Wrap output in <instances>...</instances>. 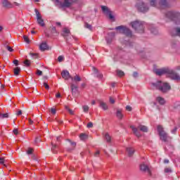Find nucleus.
Returning <instances> with one entry per match:
<instances>
[{
	"instance_id": "obj_1",
	"label": "nucleus",
	"mask_w": 180,
	"mask_h": 180,
	"mask_svg": "<svg viewBox=\"0 0 180 180\" xmlns=\"http://www.w3.org/2000/svg\"><path fill=\"white\" fill-rule=\"evenodd\" d=\"M155 72L156 75H164L165 74H167V77L171 78V79H174V81H180L179 74L175 72V71L168 68L156 69L155 70Z\"/></svg>"
},
{
	"instance_id": "obj_2",
	"label": "nucleus",
	"mask_w": 180,
	"mask_h": 180,
	"mask_svg": "<svg viewBox=\"0 0 180 180\" xmlns=\"http://www.w3.org/2000/svg\"><path fill=\"white\" fill-rule=\"evenodd\" d=\"M151 88L153 89H158L160 92L165 94L171 91V85L167 82L161 81H156L151 83Z\"/></svg>"
},
{
	"instance_id": "obj_3",
	"label": "nucleus",
	"mask_w": 180,
	"mask_h": 180,
	"mask_svg": "<svg viewBox=\"0 0 180 180\" xmlns=\"http://www.w3.org/2000/svg\"><path fill=\"white\" fill-rule=\"evenodd\" d=\"M150 6H156L157 8H168L169 2L168 0H149Z\"/></svg>"
},
{
	"instance_id": "obj_4",
	"label": "nucleus",
	"mask_w": 180,
	"mask_h": 180,
	"mask_svg": "<svg viewBox=\"0 0 180 180\" xmlns=\"http://www.w3.org/2000/svg\"><path fill=\"white\" fill-rule=\"evenodd\" d=\"M131 129L136 137H141V133H140V131H142L143 133L148 132V127L143 124H139L137 128L134 126H131Z\"/></svg>"
},
{
	"instance_id": "obj_5",
	"label": "nucleus",
	"mask_w": 180,
	"mask_h": 180,
	"mask_svg": "<svg viewBox=\"0 0 180 180\" xmlns=\"http://www.w3.org/2000/svg\"><path fill=\"white\" fill-rule=\"evenodd\" d=\"M130 25L132 29H134L136 32H139V33H143L144 30V22L143 21H140L139 20H136L130 22Z\"/></svg>"
},
{
	"instance_id": "obj_6",
	"label": "nucleus",
	"mask_w": 180,
	"mask_h": 180,
	"mask_svg": "<svg viewBox=\"0 0 180 180\" xmlns=\"http://www.w3.org/2000/svg\"><path fill=\"white\" fill-rule=\"evenodd\" d=\"M158 131L162 141H164L165 143L171 141V137L168 136V134L165 133V131H164V128H162V126H158Z\"/></svg>"
},
{
	"instance_id": "obj_7",
	"label": "nucleus",
	"mask_w": 180,
	"mask_h": 180,
	"mask_svg": "<svg viewBox=\"0 0 180 180\" xmlns=\"http://www.w3.org/2000/svg\"><path fill=\"white\" fill-rule=\"evenodd\" d=\"M60 34L61 36L65 37V39H66V43H68V44H70V42L74 40V37L71 35V32L70 31V29L67 27L63 29Z\"/></svg>"
},
{
	"instance_id": "obj_8",
	"label": "nucleus",
	"mask_w": 180,
	"mask_h": 180,
	"mask_svg": "<svg viewBox=\"0 0 180 180\" xmlns=\"http://www.w3.org/2000/svg\"><path fill=\"white\" fill-rule=\"evenodd\" d=\"M101 8L103 13L105 15V16H107L110 20L115 22V15H113V13L110 8L106 6H101Z\"/></svg>"
},
{
	"instance_id": "obj_9",
	"label": "nucleus",
	"mask_w": 180,
	"mask_h": 180,
	"mask_svg": "<svg viewBox=\"0 0 180 180\" xmlns=\"http://www.w3.org/2000/svg\"><path fill=\"white\" fill-rule=\"evenodd\" d=\"M136 8L139 12H142V13H146V12H148L150 8L148 5L143 1H139L136 3Z\"/></svg>"
},
{
	"instance_id": "obj_10",
	"label": "nucleus",
	"mask_w": 180,
	"mask_h": 180,
	"mask_svg": "<svg viewBox=\"0 0 180 180\" xmlns=\"http://www.w3.org/2000/svg\"><path fill=\"white\" fill-rule=\"evenodd\" d=\"M115 30H117L119 33H122V34H126L128 37H131V30L129 29V27L124 26V25H120L117 27H115Z\"/></svg>"
},
{
	"instance_id": "obj_11",
	"label": "nucleus",
	"mask_w": 180,
	"mask_h": 180,
	"mask_svg": "<svg viewBox=\"0 0 180 180\" xmlns=\"http://www.w3.org/2000/svg\"><path fill=\"white\" fill-rule=\"evenodd\" d=\"M57 6H60V8H70L74 0H65L63 3L60 2V0H53Z\"/></svg>"
},
{
	"instance_id": "obj_12",
	"label": "nucleus",
	"mask_w": 180,
	"mask_h": 180,
	"mask_svg": "<svg viewBox=\"0 0 180 180\" xmlns=\"http://www.w3.org/2000/svg\"><path fill=\"white\" fill-rule=\"evenodd\" d=\"M34 12L37 16V22L39 26H41L42 27H44V20L41 18V14H40V12H39V10L34 9Z\"/></svg>"
},
{
	"instance_id": "obj_13",
	"label": "nucleus",
	"mask_w": 180,
	"mask_h": 180,
	"mask_svg": "<svg viewBox=\"0 0 180 180\" xmlns=\"http://www.w3.org/2000/svg\"><path fill=\"white\" fill-rule=\"evenodd\" d=\"M167 18H169V19H172V20H174L175 18H180V13L178 11H168L166 13Z\"/></svg>"
},
{
	"instance_id": "obj_14",
	"label": "nucleus",
	"mask_w": 180,
	"mask_h": 180,
	"mask_svg": "<svg viewBox=\"0 0 180 180\" xmlns=\"http://www.w3.org/2000/svg\"><path fill=\"white\" fill-rule=\"evenodd\" d=\"M1 4L4 8H7L8 9L13 8V5H12L8 0H1Z\"/></svg>"
},
{
	"instance_id": "obj_15",
	"label": "nucleus",
	"mask_w": 180,
	"mask_h": 180,
	"mask_svg": "<svg viewBox=\"0 0 180 180\" xmlns=\"http://www.w3.org/2000/svg\"><path fill=\"white\" fill-rule=\"evenodd\" d=\"M62 77L63 78V79L65 80H68V79H71V78H72V77H71V75H70V72H68V70H63L61 73Z\"/></svg>"
},
{
	"instance_id": "obj_16",
	"label": "nucleus",
	"mask_w": 180,
	"mask_h": 180,
	"mask_svg": "<svg viewBox=\"0 0 180 180\" xmlns=\"http://www.w3.org/2000/svg\"><path fill=\"white\" fill-rule=\"evenodd\" d=\"M98 103H99V108H101V109H102L103 110H108V109H109V106L103 101L99 100Z\"/></svg>"
},
{
	"instance_id": "obj_17",
	"label": "nucleus",
	"mask_w": 180,
	"mask_h": 180,
	"mask_svg": "<svg viewBox=\"0 0 180 180\" xmlns=\"http://www.w3.org/2000/svg\"><path fill=\"white\" fill-rule=\"evenodd\" d=\"M113 37H115V32H111L108 34V37H106L105 38L107 44H110V43H112Z\"/></svg>"
},
{
	"instance_id": "obj_18",
	"label": "nucleus",
	"mask_w": 180,
	"mask_h": 180,
	"mask_svg": "<svg viewBox=\"0 0 180 180\" xmlns=\"http://www.w3.org/2000/svg\"><path fill=\"white\" fill-rule=\"evenodd\" d=\"M92 71L95 77H97V78H99L101 79L103 77V75L100 73L99 71H98V69H96L94 67L92 68Z\"/></svg>"
},
{
	"instance_id": "obj_19",
	"label": "nucleus",
	"mask_w": 180,
	"mask_h": 180,
	"mask_svg": "<svg viewBox=\"0 0 180 180\" xmlns=\"http://www.w3.org/2000/svg\"><path fill=\"white\" fill-rule=\"evenodd\" d=\"M116 117H117V119H119L120 120H122V119H123L124 115H123V110L122 109H117L116 111Z\"/></svg>"
},
{
	"instance_id": "obj_20",
	"label": "nucleus",
	"mask_w": 180,
	"mask_h": 180,
	"mask_svg": "<svg viewBox=\"0 0 180 180\" xmlns=\"http://www.w3.org/2000/svg\"><path fill=\"white\" fill-rule=\"evenodd\" d=\"M140 169L143 172H149L150 173V169L148 168V166H147V165H146L144 163H142L140 165Z\"/></svg>"
},
{
	"instance_id": "obj_21",
	"label": "nucleus",
	"mask_w": 180,
	"mask_h": 180,
	"mask_svg": "<svg viewBox=\"0 0 180 180\" xmlns=\"http://www.w3.org/2000/svg\"><path fill=\"white\" fill-rule=\"evenodd\" d=\"M39 50H41V51H46V50H49V45H47V43L42 42L39 45Z\"/></svg>"
},
{
	"instance_id": "obj_22",
	"label": "nucleus",
	"mask_w": 180,
	"mask_h": 180,
	"mask_svg": "<svg viewBox=\"0 0 180 180\" xmlns=\"http://www.w3.org/2000/svg\"><path fill=\"white\" fill-rule=\"evenodd\" d=\"M156 101L158 102L160 105H165V99L162 96H158L156 98Z\"/></svg>"
},
{
	"instance_id": "obj_23",
	"label": "nucleus",
	"mask_w": 180,
	"mask_h": 180,
	"mask_svg": "<svg viewBox=\"0 0 180 180\" xmlns=\"http://www.w3.org/2000/svg\"><path fill=\"white\" fill-rule=\"evenodd\" d=\"M127 153L129 157L134 154V149L133 148H127Z\"/></svg>"
},
{
	"instance_id": "obj_24",
	"label": "nucleus",
	"mask_w": 180,
	"mask_h": 180,
	"mask_svg": "<svg viewBox=\"0 0 180 180\" xmlns=\"http://www.w3.org/2000/svg\"><path fill=\"white\" fill-rule=\"evenodd\" d=\"M71 79H72V82H75L76 84H77V82H81L80 77L77 75L74 77H72Z\"/></svg>"
},
{
	"instance_id": "obj_25",
	"label": "nucleus",
	"mask_w": 180,
	"mask_h": 180,
	"mask_svg": "<svg viewBox=\"0 0 180 180\" xmlns=\"http://www.w3.org/2000/svg\"><path fill=\"white\" fill-rule=\"evenodd\" d=\"M51 32L52 34H55V36H58V32H57V29H56V27H51Z\"/></svg>"
},
{
	"instance_id": "obj_26",
	"label": "nucleus",
	"mask_w": 180,
	"mask_h": 180,
	"mask_svg": "<svg viewBox=\"0 0 180 180\" xmlns=\"http://www.w3.org/2000/svg\"><path fill=\"white\" fill-rule=\"evenodd\" d=\"M105 139L108 143H110L111 138H110V135H109V134L106 133L105 134Z\"/></svg>"
},
{
	"instance_id": "obj_27",
	"label": "nucleus",
	"mask_w": 180,
	"mask_h": 180,
	"mask_svg": "<svg viewBox=\"0 0 180 180\" xmlns=\"http://www.w3.org/2000/svg\"><path fill=\"white\" fill-rule=\"evenodd\" d=\"M20 72V68L17 67L14 69V75H19V72Z\"/></svg>"
},
{
	"instance_id": "obj_28",
	"label": "nucleus",
	"mask_w": 180,
	"mask_h": 180,
	"mask_svg": "<svg viewBox=\"0 0 180 180\" xmlns=\"http://www.w3.org/2000/svg\"><path fill=\"white\" fill-rule=\"evenodd\" d=\"M117 75L118 77H123L124 75V72L118 70H117Z\"/></svg>"
},
{
	"instance_id": "obj_29",
	"label": "nucleus",
	"mask_w": 180,
	"mask_h": 180,
	"mask_svg": "<svg viewBox=\"0 0 180 180\" xmlns=\"http://www.w3.org/2000/svg\"><path fill=\"white\" fill-rule=\"evenodd\" d=\"M82 109H83V111L84 112V113H88V111L89 110V106L83 105Z\"/></svg>"
},
{
	"instance_id": "obj_30",
	"label": "nucleus",
	"mask_w": 180,
	"mask_h": 180,
	"mask_svg": "<svg viewBox=\"0 0 180 180\" xmlns=\"http://www.w3.org/2000/svg\"><path fill=\"white\" fill-rule=\"evenodd\" d=\"M87 136H86V134H81L80 135H79V139H80V140H86V139H87Z\"/></svg>"
},
{
	"instance_id": "obj_31",
	"label": "nucleus",
	"mask_w": 180,
	"mask_h": 180,
	"mask_svg": "<svg viewBox=\"0 0 180 180\" xmlns=\"http://www.w3.org/2000/svg\"><path fill=\"white\" fill-rule=\"evenodd\" d=\"M8 117H9V114L8 113L1 114V119H8Z\"/></svg>"
},
{
	"instance_id": "obj_32",
	"label": "nucleus",
	"mask_w": 180,
	"mask_h": 180,
	"mask_svg": "<svg viewBox=\"0 0 180 180\" xmlns=\"http://www.w3.org/2000/svg\"><path fill=\"white\" fill-rule=\"evenodd\" d=\"M6 160L4 157L1 156V165H4V167H6V164H5Z\"/></svg>"
},
{
	"instance_id": "obj_33",
	"label": "nucleus",
	"mask_w": 180,
	"mask_h": 180,
	"mask_svg": "<svg viewBox=\"0 0 180 180\" xmlns=\"http://www.w3.org/2000/svg\"><path fill=\"white\" fill-rule=\"evenodd\" d=\"M23 39L25 43H27V44H29V43H30V40H29V38L27 37V36L24 35Z\"/></svg>"
},
{
	"instance_id": "obj_34",
	"label": "nucleus",
	"mask_w": 180,
	"mask_h": 180,
	"mask_svg": "<svg viewBox=\"0 0 180 180\" xmlns=\"http://www.w3.org/2000/svg\"><path fill=\"white\" fill-rule=\"evenodd\" d=\"M6 50H8V51H10V53H12V51H13V49H12V47L9 46V45H6Z\"/></svg>"
},
{
	"instance_id": "obj_35",
	"label": "nucleus",
	"mask_w": 180,
	"mask_h": 180,
	"mask_svg": "<svg viewBox=\"0 0 180 180\" xmlns=\"http://www.w3.org/2000/svg\"><path fill=\"white\" fill-rule=\"evenodd\" d=\"M84 26H85V27L86 29H89V30H92V25H91L88 24V23H85Z\"/></svg>"
},
{
	"instance_id": "obj_36",
	"label": "nucleus",
	"mask_w": 180,
	"mask_h": 180,
	"mask_svg": "<svg viewBox=\"0 0 180 180\" xmlns=\"http://www.w3.org/2000/svg\"><path fill=\"white\" fill-rule=\"evenodd\" d=\"M165 172H166V174H169L172 172V170L171 169V168L167 167L165 169Z\"/></svg>"
},
{
	"instance_id": "obj_37",
	"label": "nucleus",
	"mask_w": 180,
	"mask_h": 180,
	"mask_svg": "<svg viewBox=\"0 0 180 180\" xmlns=\"http://www.w3.org/2000/svg\"><path fill=\"white\" fill-rule=\"evenodd\" d=\"M77 88V85L74 84H71V89L72 91H74L75 90H76Z\"/></svg>"
},
{
	"instance_id": "obj_38",
	"label": "nucleus",
	"mask_w": 180,
	"mask_h": 180,
	"mask_svg": "<svg viewBox=\"0 0 180 180\" xmlns=\"http://www.w3.org/2000/svg\"><path fill=\"white\" fill-rule=\"evenodd\" d=\"M175 32H176L177 36H179L180 37V28L179 27L176 28Z\"/></svg>"
},
{
	"instance_id": "obj_39",
	"label": "nucleus",
	"mask_w": 180,
	"mask_h": 180,
	"mask_svg": "<svg viewBox=\"0 0 180 180\" xmlns=\"http://www.w3.org/2000/svg\"><path fill=\"white\" fill-rule=\"evenodd\" d=\"M132 110H133V108H131V106H130V105L126 106V110H127L128 112H131Z\"/></svg>"
},
{
	"instance_id": "obj_40",
	"label": "nucleus",
	"mask_w": 180,
	"mask_h": 180,
	"mask_svg": "<svg viewBox=\"0 0 180 180\" xmlns=\"http://www.w3.org/2000/svg\"><path fill=\"white\" fill-rule=\"evenodd\" d=\"M24 64L25 65H26V67H29V65H30V60H25L24 62Z\"/></svg>"
},
{
	"instance_id": "obj_41",
	"label": "nucleus",
	"mask_w": 180,
	"mask_h": 180,
	"mask_svg": "<svg viewBox=\"0 0 180 180\" xmlns=\"http://www.w3.org/2000/svg\"><path fill=\"white\" fill-rule=\"evenodd\" d=\"M64 60V56H60L58 58V60L59 61V63H61V61H63Z\"/></svg>"
},
{
	"instance_id": "obj_42",
	"label": "nucleus",
	"mask_w": 180,
	"mask_h": 180,
	"mask_svg": "<svg viewBox=\"0 0 180 180\" xmlns=\"http://www.w3.org/2000/svg\"><path fill=\"white\" fill-rule=\"evenodd\" d=\"M87 127H88L89 129H91V127H94V124H93L91 122H89V123L87 124Z\"/></svg>"
},
{
	"instance_id": "obj_43",
	"label": "nucleus",
	"mask_w": 180,
	"mask_h": 180,
	"mask_svg": "<svg viewBox=\"0 0 180 180\" xmlns=\"http://www.w3.org/2000/svg\"><path fill=\"white\" fill-rule=\"evenodd\" d=\"M8 44H9V43H8V41H4L3 42V47H4V49H6V46H8Z\"/></svg>"
},
{
	"instance_id": "obj_44",
	"label": "nucleus",
	"mask_w": 180,
	"mask_h": 180,
	"mask_svg": "<svg viewBox=\"0 0 180 180\" xmlns=\"http://www.w3.org/2000/svg\"><path fill=\"white\" fill-rule=\"evenodd\" d=\"M44 86H45L46 89H50V86L46 82H44Z\"/></svg>"
},
{
	"instance_id": "obj_45",
	"label": "nucleus",
	"mask_w": 180,
	"mask_h": 180,
	"mask_svg": "<svg viewBox=\"0 0 180 180\" xmlns=\"http://www.w3.org/2000/svg\"><path fill=\"white\" fill-rule=\"evenodd\" d=\"M51 150L54 153V149L57 147L54 143H51Z\"/></svg>"
},
{
	"instance_id": "obj_46",
	"label": "nucleus",
	"mask_w": 180,
	"mask_h": 180,
	"mask_svg": "<svg viewBox=\"0 0 180 180\" xmlns=\"http://www.w3.org/2000/svg\"><path fill=\"white\" fill-rule=\"evenodd\" d=\"M34 141H35V143H40V141H41V139H40V138L37 137L35 139Z\"/></svg>"
},
{
	"instance_id": "obj_47",
	"label": "nucleus",
	"mask_w": 180,
	"mask_h": 180,
	"mask_svg": "<svg viewBox=\"0 0 180 180\" xmlns=\"http://www.w3.org/2000/svg\"><path fill=\"white\" fill-rule=\"evenodd\" d=\"M32 153H33V149L32 148L28 149L27 151V154H32Z\"/></svg>"
},
{
	"instance_id": "obj_48",
	"label": "nucleus",
	"mask_w": 180,
	"mask_h": 180,
	"mask_svg": "<svg viewBox=\"0 0 180 180\" xmlns=\"http://www.w3.org/2000/svg\"><path fill=\"white\" fill-rule=\"evenodd\" d=\"M42 74H43V72H41V70H37V75H41Z\"/></svg>"
},
{
	"instance_id": "obj_49",
	"label": "nucleus",
	"mask_w": 180,
	"mask_h": 180,
	"mask_svg": "<svg viewBox=\"0 0 180 180\" xmlns=\"http://www.w3.org/2000/svg\"><path fill=\"white\" fill-rule=\"evenodd\" d=\"M51 113H53V115H56V108H51Z\"/></svg>"
},
{
	"instance_id": "obj_50",
	"label": "nucleus",
	"mask_w": 180,
	"mask_h": 180,
	"mask_svg": "<svg viewBox=\"0 0 180 180\" xmlns=\"http://www.w3.org/2000/svg\"><path fill=\"white\" fill-rule=\"evenodd\" d=\"M115 99H113V98H112V97H110V103L113 104V103H115Z\"/></svg>"
},
{
	"instance_id": "obj_51",
	"label": "nucleus",
	"mask_w": 180,
	"mask_h": 180,
	"mask_svg": "<svg viewBox=\"0 0 180 180\" xmlns=\"http://www.w3.org/2000/svg\"><path fill=\"white\" fill-rule=\"evenodd\" d=\"M100 153L101 152L99 150H96V153H94L95 157H98V155H99Z\"/></svg>"
},
{
	"instance_id": "obj_52",
	"label": "nucleus",
	"mask_w": 180,
	"mask_h": 180,
	"mask_svg": "<svg viewBox=\"0 0 180 180\" xmlns=\"http://www.w3.org/2000/svg\"><path fill=\"white\" fill-rule=\"evenodd\" d=\"M133 77H134V78H137V77H139V73H137L136 72H134Z\"/></svg>"
},
{
	"instance_id": "obj_53",
	"label": "nucleus",
	"mask_w": 180,
	"mask_h": 180,
	"mask_svg": "<svg viewBox=\"0 0 180 180\" xmlns=\"http://www.w3.org/2000/svg\"><path fill=\"white\" fill-rule=\"evenodd\" d=\"M68 112H69V113L70 114V115H74V110H71V109H68Z\"/></svg>"
},
{
	"instance_id": "obj_54",
	"label": "nucleus",
	"mask_w": 180,
	"mask_h": 180,
	"mask_svg": "<svg viewBox=\"0 0 180 180\" xmlns=\"http://www.w3.org/2000/svg\"><path fill=\"white\" fill-rule=\"evenodd\" d=\"M30 54L31 57H34V58L37 57V53H30Z\"/></svg>"
},
{
	"instance_id": "obj_55",
	"label": "nucleus",
	"mask_w": 180,
	"mask_h": 180,
	"mask_svg": "<svg viewBox=\"0 0 180 180\" xmlns=\"http://www.w3.org/2000/svg\"><path fill=\"white\" fill-rule=\"evenodd\" d=\"M19 61L18 60H13V64H15V65H18Z\"/></svg>"
},
{
	"instance_id": "obj_56",
	"label": "nucleus",
	"mask_w": 180,
	"mask_h": 180,
	"mask_svg": "<svg viewBox=\"0 0 180 180\" xmlns=\"http://www.w3.org/2000/svg\"><path fill=\"white\" fill-rule=\"evenodd\" d=\"M150 32H152V33H154V34H155V28H150Z\"/></svg>"
},
{
	"instance_id": "obj_57",
	"label": "nucleus",
	"mask_w": 180,
	"mask_h": 180,
	"mask_svg": "<svg viewBox=\"0 0 180 180\" xmlns=\"http://www.w3.org/2000/svg\"><path fill=\"white\" fill-rule=\"evenodd\" d=\"M13 131L14 134H18V129H14Z\"/></svg>"
},
{
	"instance_id": "obj_58",
	"label": "nucleus",
	"mask_w": 180,
	"mask_h": 180,
	"mask_svg": "<svg viewBox=\"0 0 180 180\" xmlns=\"http://www.w3.org/2000/svg\"><path fill=\"white\" fill-rule=\"evenodd\" d=\"M56 98H61V94L60 93H58L56 95Z\"/></svg>"
},
{
	"instance_id": "obj_59",
	"label": "nucleus",
	"mask_w": 180,
	"mask_h": 180,
	"mask_svg": "<svg viewBox=\"0 0 180 180\" xmlns=\"http://www.w3.org/2000/svg\"><path fill=\"white\" fill-rule=\"evenodd\" d=\"M69 142L70 143L71 146H73V147H75L76 145L75 142H71V141H69Z\"/></svg>"
},
{
	"instance_id": "obj_60",
	"label": "nucleus",
	"mask_w": 180,
	"mask_h": 180,
	"mask_svg": "<svg viewBox=\"0 0 180 180\" xmlns=\"http://www.w3.org/2000/svg\"><path fill=\"white\" fill-rule=\"evenodd\" d=\"M164 162H165V164H168V162H169V160L168 159H165L164 160Z\"/></svg>"
},
{
	"instance_id": "obj_61",
	"label": "nucleus",
	"mask_w": 180,
	"mask_h": 180,
	"mask_svg": "<svg viewBox=\"0 0 180 180\" xmlns=\"http://www.w3.org/2000/svg\"><path fill=\"white\" fill-rule=\"evenodd\" d=\"M176 71H180V65L175 68Z\"/></svg>"
},
{
	"instance_id": "obj_62",
	"label": "nucleus",
	"mask_w": 180,
	"mask_h": 180,
	"mask_svg": "<svg viewBox=\"0 0 180 180\" xmlns=\"http://www.w3.org/2000/svg\"><path fill=\"white\" fill-rule=\"evenodd\" d=\"M56 26H61V22H56Z\"/></svg>"
},
{
	"instance_id": "obj_63",
	"label": "nucleus",
	"mask_w": 180,
	"mask_h": 180,
	"mask_svg": "<svg viewBox=\"0 0 180 180\" xmlns=\"http://www.w3.org/2000/svg\"><path fill=\"white\" fill-rule=\"evenodd\" d=\"M17 115H18V116L22 115V110H19V111L17 112Z\"/></svg>"
},
{
	"instance_id": "obj_64",
	"label": "nucleus",
	"mask_w": 180,
	"mask_h": 180,
	"mask_svg": "<svg viewBox=\"0 0 180 180\" xmlns=\"http://www.w3.org/2000/svg\"><path fill=\"white\" fill-rule=\"evenodd\" d=\"M175 131H176V128H174V129L172 131V133H175Z\"/></svg>"
}]
</instances>
